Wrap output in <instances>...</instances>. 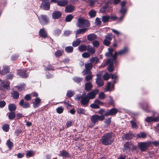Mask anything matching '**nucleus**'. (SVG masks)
<instances>
[{
    "mask_svg": "<svg viewBox=\"0 0 159 159\" xmlns=\"http://www.w3.org/2000/svg\"><path fill=\"white\" fill-rule=\"evenodd\" d=\"M111 8L109 6L108 3L106 4L100 9V11L102 13L109 12L111 11Z\"/></svg>",
    "mask_w": 159,
    "mask_h": 159,
    "instance_id": "obj_11",
    "label": "nucleus"
},
{
    "mask_svg": "<svg viewBox=\"0 0 159 159\" xmlns=\"http://www.w3.org/2000/svg\"><path fill=\"white\" fill-rule=\"evenodd\" d=\"M91 74L92 73L89 74L88 75L86 76L85 79L87 81H89L92 79L93 76Z\"/></svg>",
    "mask_w": 159,
    "mask_h": 159,
    "instance_id": "obj_53",
    "label": "nucleus"
},
{
    "mask_svg": "<svg viewBox=\"0 0 159 159\" xmlns=\"http://www.w3.org/2000/svg\"><path fill=\"white\" fill-rule=\"evenodd\" d=\"M98 89H96L89 93L86 96L89 100L90 99H93L95 98V95L98 93Z\"/></svg>",
    "mask_w": 159,
    "mask_h": 159,
    "instance_id": "obj_8",
    "label": "nucleus"
},
{
    "mask_svg": "<svg viewBox=\"0 0 159 159\" xmlns=\"http://www.w3.org/2000/svg\"><path fill=\"white\" fill-rule=\"evenodd\" d=\"M16 114L14 112H11L8 115V118L10 120H12L15 118Z\"/></svg>",
    "mask_w": 159,
    "mask_h": 159,
    "instance_id": "obj_41",
    "label": "nucleus"
},
{
    "mask_svg": "<svg viewBox=\"0 0 159 159\" xmlns=\"http://www.w3.org/2000/svg\"><path fill=\"white\" fill-rule=\"evenodd\" d=\"M11 94L12 97L15 99H17L19 97V93L17 91H13L11 93Z\"/></svg>",
    "mask_w": 159,
    "mask_h": 159,
    "instance_id": "obj_24",
    "label": "nucleus"
},
{
    "mask_svg": "<svg viewBox=\"0 0 159 159\" xmlns=\"http://www.w3.org/2000/svg\"><path fill=\"white\" fill-rule=\"evenodd\" d=\"M82 73L83 75H85L86 74H90V73H92L90 70L85 68V69L82 71Z\"/></svg>",
    "mask_w": 159,
    "mask_h": 159,
    "instance_id": "obj_44",
    "label": "nucleus"
},
{
    "mask_svg": "<svg viewBox=\"0 0 159 159\" xmlns=\"http://www.w3.org/2000/svg\"><path fill=\"white\" fill-rule=\"evenodd\" d=\"M10 69L8 66H4L1 71V75H4L8 73Z\"/></svg>",
    "mask_w": 159,
    "mask_h": 159,
    "instance_id": "obj_21",
    "label": "nucleus"
},
{
    "mask_svg": "<svg viewBox=\"0 0 159 159\" xmlns=\"http://www.w3.org/2000/svg\"><path fill=\"white\" fill-rule=\"evenodd\" d=\"M105 115H101L99 116L97 114H95L92 116L91 117L90 120L93 125H89L90 127H92L96 123L98 122L99 121H102L104 119Z\"/></svg>",
    "mask_w": 159,
    "mask_h": 159,
    "instance_id": "obj_2",
    "label": "nucleus"
},
{
    "mask_svg": "<svg viewBox=\"0 0 159 159\" xmlns=\"http://www.w3.org/2000/svg\"><path fill=\"white\" fill-rule=\"evenodd\" d=\"M110 16H104L102 17V21L104 23L109 21Z\"/></svg>",
    "mask_w": 159,
    "mask_h": 159,
    "instance_id": "obj_30",
    "label": "nucleus"
},
{
    "mask_svg": "<svg viewBox=\"0 0 159 159\" xmlns=\"http://www.w3.org/2000/svg\"><path fill=\"white\" fill-rule=\"evenodd\" d=\"M28 70L26 69L19 70L17 72L18 74L23 78H26L27 77Z\"/></svg>",
    "mask_w": 159,
    "mask_h": 159,
    "instance_id": "obj_10",
    "label": "nucleus"
},
{
    "mask_svg": "<svg viewBox=\"0 0 159 159\" xmlns=\"http://www.w3.org/2000/svg\"><path fill=\"white\" fill-rule=\"evenodd\" d=\"M90 107L94 109H98L99 108V106L96 103L92 104L90 105Z\"/></svg>",
    "mask_w": 159,
    "mask_h": 159,
    "instance_id": "obj_57",
    "label": "nucleus"
},
{
    "mask_svg": "<svg viewBox=\"0 0 159 159\" xmlns=\"http://www.w3.org/2000/svg\"><path fill=\"white\" fill-rule=\"evenodd\" d=\"M33 152L32 151L29 150L26 151V155L27 157H30L33 156Z\"/></svg>",
    "mask_w": 159,
    "mask_h": 159,
    "instance_id": "obj_51",
    "label": "nucleus"
},
{
    "mask_svg": "<svg viewBox=\"0 0 159 159\" xmlns=\"http://www.w3.org/2000/svg\"><path fill=\"white\" fill-rule=\"evenodd\" d=\"M137 137L144 138L146 137L147 134L145 133L141 132L140 134H137Z\"/></svg>",
    "mask_w": 159,
    "mask_h": 159,
    "instance_id": "obj_46",
    "label": "nucleus"
},
{
    "mask_svg": "<svg viewBox=\"0 0 159 159\" xmlns=\"http://www.w3.org/2000/svg\"><path fill=\"white\" fill-rule=\"evenodd\" d=\"M3 130L6 132H7L9 130V125L7 124H5L2 127Z\"/></svg>",
    "mask_w": 159,
    "mask_h": 159,
    "instance_id": "obj_42",
    "label": "nucleus"
},
{
    "mask_svg": "<svg viewBox=\"0 0 159 159\" xmlns=\"http://www.w3.org/2000/svg\"><path fill=\"white\" fill-rule=\"evenodd\" d=\"M97 38V36L94 34H91L87 36V39L90 41H92L95 40Z\"/></svg>",
    "mask_w": 159,
    "mask_h": 159,
    "instance_id": "obj_22",
    "label": "nucleus"
},
{
    "mask_svg": "<svg viewBox=\"0 0 159 159\" xmlns=\"http://www.w3.org/2000/svg\"><path fill=\"white\" fill-rule=\"evenodd\" d=\"M117 111L118 110L116 109L113 108L107 111L104 115L105 116H108L115 115L117 112Z\"/></svg>",
    "mask_w": 159,
    "mask_h": 159,
    "instance_id": "obj_14",
    "label": "nucleus"
},
{
    "mask_svg": "<svg viewBox=\"0 0 159 159\" xmlns=\"http://www.w3.org/2000/svg\"><path fill=\"white\" fill-rule=\"evenodd\" d=\"M85 67L90 70L93 68V65L91 63L86 64H85Z\"/></svg>",
    "mask_w": 159,
    "mask_h": 159,
    "instance_id": "obj_43",
    "label": "nucleus"
},
{
    "mask_svg": "<svg viewBox=\"0 0 159 159\" xmlns=\"http://www.w3.org/2000/svg\"><path fill=\"white\" fill-rule=\"evenodd\" d=\"M82 57L84 58H88L90 56V55L88 52H84L82 54Z\"/></svg>",
    "mask_w": 159,
    "mask_h": 159,
    "instance_id": "obj_64",
    "label": "nucleus"
},
{
    "mask_svg": "<svg viewBox=\"0 0 159 159\" xmlns=\"http://www.w3.org/2000/svg\"><path fill=\"white\" fill-rule=\"evenodd\" d=\"M92 85L90 82H87L85 84V89L87 91L90 90L92 88Z\"/></svg>",
    "mask_w": 159,
    "mask_h": 159,
    "instance_id": "obj_20",
    "label": "nucleus"
},
{
    "mask_svg": "<svg viewBox=\"0 0 159 159\" xmlns=\"http://www.w3.org/2000/svg\"><path fill=\"white\" fill-rule=\"evenodd\" d=\"M150 144L151 143H149L140 142L139 143L138 146L140 150L142 152H144L146 151Z\"/></svg>",
    "mask_w": 159,
    "mask_h": 159,
    "instance_id": "obj_6",
    "label": "nucleus"
},
{
    "mask_svg": "<svg viewBox=\"0 0 159 159\" xmlns=\"http://www.w3.org/2000/svg\"><path fill=\"white\" fill-rule=\"evenodd\" d=\"M41 7L44 10H48L50 8V3L48 2H43L41 4Z\"/></svg>",
    "mask_w": 159,
    "mask_h": 159,
    "instance_id": "obj_15",
    "label": "nucleus"
},
{
    "mask_svg": "<svg viewBox=\"0 0 159 159\" xmlns=\"http://www.w3.org/2000/svg\"><path fill=\"white\" fill-rule=\"evenodd\" d=\"M19 105L24 108H27L30 107L29 103L25 102L24 99H22L19 102Z\"/></svg>",
    "mask_w": 159,
    "mask_h": 159,
    "instance_id": "obj_13",
    "label": "nucleus"
},
{
    "mask_svg": "<svg viewBox=\"0 0 159 159\" xmlns=\"http://www.w3.org/2000/svg\"><path fill=\"white\" fill-rule=\"evenodd\" d=\"M79 49L80 52L85 51L87 49V46L84 45H81L78 48Z\"/></svg>",
    "mask_w": 159,
    "mask_h": 159,
    "instance_id": "obj_36",
    "label": "nucleus"
},
{
    "mask_svg": "<svg viewBox=\"0 0 159 159\" xmlns=\"http://www.w3.org/2000/svg\"><path fill=\"white\" fill-rule=\"evenodd\" d=\"M62 51L58 50L55 53V55L56 57H59L62 55Z\"/></svg>",
    "mask_w": 159,
    "mask_h": 159,
    "instance_id": "obj_40",
    "label": "nucleus"
},
{
    "mask_svg": "<svg viewBox=\"0 0 159 159\" xmlns=\"http://www.w3.org/2000/svg\"><path fill=\"white\" fill-rule=\"evenodd\" d=\"M109 50H110V53H107L106 54V55L107 56H111V57L110 58L111 59H112V57L114 56L116 57V55H117V52H115V54L114 55H113V54L112 53V52L113 51V49L112 48H111L110 49H109Z\"/></svg>",
    "mask_w": 159,
    "mask_h": 159,
    "instance_id": "obj_26",
    "label": "nucleus"
},
{
    "mask_svg": "<svg viewBox=\"0 0 159 159\" xmlns=\"http://www.w3.org/2000/svg\"><path fill=\"white\" fill-rule=\"evenodd\" d=\"M38 18L42 25H46L48 23V18L46 16L41 15L40 17H38Z\"/></svg>",
    "mask_w": 159,
    "mask_h": 159,
    "instance_id": "obj_7",
    "label": "nucleus"
},
{
    "mask_svg": "<svg viewBox=\"0 0 159 159\" xmlns=\"http://www.w3.org/2000/svg\"><path fill=\"white\" fill-rule=\"evenodd\" d=\"M41 100L38 98L34 99V101L33 102V107L34 108L38 107L40 106Z\"/></svg>",
    "mask_w": 159,
    "mask_h": 159,
    "instance_id": "obj_16",
    "label": "nucleus"
},
{
    "mask_svg": "<svg viewBox=\"0 0 159 159\" xmlns=\"http://www.w3.org/2000/svg\"><path fill=\"white\" fill-rule=\"evenodd\" d=\"M96 12L93 10H92L89 12V15L91 17H94L96 16Z\"/></svg>",
    "mask_w": 159,
    "mask_h": 159,
    "instance_id": "obj_47",
    "label": "nucleus"
},
{
    "mask_svg": "<svg viewBox=\"0 0 159 159\" xmlns=\"http://www.w3.org/2000/svg\"><path fill=\"white\" fill-rule=\"evenodd\" d=\"M85 110L82 108H77V113L79 114L80 115L81 114H84V115H86L85 114Z\"/></svg>",
    "mask_w": 159,
    "mask_h": 159,
    "instance_id": "obj_35",
    "label": "nucleus"
},
{
    "mask_svg": "<svg viewBox=\"0 0 159 159\" xmlns=\"http://www.w3.org/2000/svg\"><path fill=\"white\" fill-rule=\"evenodd\" d=\"M74 94V91H68L66 93L67 96L69 97L70 98L72 97Z\"/></svg>",
    "mask_w": 159,
    "mask_h": 159,
    "instance_id": "obj_50",
    "label": "nucleus"
},
{
    "mask_svg": "<svg viewBox=\"0 0 159 159\" xmlns=\"http://www.w3.org/2000/svg\"><path fill=\"white\" fill-rule=\"evenodd\" d=\"M98 59L96 57H93L90 59V61L91 63H94L95 64L98 63Z\"/></svg>",
    "mask_w": 159,
    "mask_h": 159,
    "instance_id": "obj_45",
    "label": "nucleus"
},
{
    "mask_svg": "<svg viewBox=\"0 0 159 159\" xmlns=\"http://www.w3.org/2000/svg\"><path fill=\"white\" fill-rule=\"evenodd\" d=\"M87 50L91 54H93L95 52V49L92 47H89L87 48Z\"/></svg>",
    "mask_w": 159,
    "mask_h": 159,
    "instance_id": "obj_38",
    "label": "nucleus"
},
{
    "mask_svg": "<svg viewBox=\"0 0 159 159\" xmlns=\"http://www.w3.org/2000/svg\"><path fill=\"white\" fill-rule=\"evenodd\" d=\"M116 57H112V59L109 58L107 61V63L109 64L108 67V70L109 72H112L113 70V63L116 62Z\"/></svg>",
    "mask_w": 159,
    "mask_h": 159,
    "instance_id": "obj_5",
    "label": "nucleus"
},
{
    "mask_svg": "<svg viewBox=\"0 0 159 159\" xmlns=\"http://www.w3.org/2000/svg\"><path fill=\"white\" fill-rule=\"evenodd\" d=\"M73 17V16L71 15H69L66 17V20L67 22H70L71 21Z\"/></svg>",
    "mask_w": 159,
    "mask_h": 159,
    "instance_id": "obj_48",
    "label": "nucleus"
},
{
    "mask_svg": "<svg viewBox=\"0 0 159 159\" xmlns=\"http://www.w3.org/2000/svg\"><path fill=\"white\" fill-rule=\"evenodd\" d=\"M145 120L146 122H148L159 121V114H157V116L155 117L152 116L147 117L145 119Z\"/></svg>",
    "mask_w": 159,
    "mask_h": 159,
    "instance_id": "obj_9",
    "label": "nucleus"
},
{
    "mask_svg": "<svg viewBox=\"0 0 159 159\" xmlns=\"http://www.w3.org/2000/svg\"><path fill=\"white\" fill-rule=\"evenodd\" d=\"M130 122L131 123V127L132 128H138L136 124L134 121H130Z\"/></svg>",
    "mask_w": 159,
    "mask_h": 159,
    "instance_id": "obj_56",
    "label": "nucleus"
},
{
    "mask_svg": "<svg viewBox=\"0 0 159 159\" xmlns=\"http://www.w3.org/2000/svg\"><path fill=\"white\" fill-rule=\"evenodd\" d=\"M6 143L9 148H11L13 146V143L10 140H8L7 141Z\"/></svg>",
    "mask_w": 159,
    "mask_h": 159,
    "instance_id": "obj_55",
    "label": "nucleus"
},
{
    "mask_svg": "<svg viewBox=\"0 0 159 159\" xmlns=\"http://www.w3.org/2000/svg\"><path fill=\"white\" fill-rule=\"evenodd\" d=\"M133 137V135L129 134H127L123 135V138L124 139L129 140Z\"/></svg>",
    "mask_w": 159,
    "mask_h": 159,
    "instance_id": "obj_37",
    "label": "nucleus"
},
{
    "mask_svg": "<svg viewBox=\"0 0 159 159\" xmlns=\"http://www.w3.org/2000/svg\"><path fill=\"white\" fill-rule=\"evenodd\" d=\"M89 99L86 96H83L80 100V102L82 105L87 106L89 102Z\"/></svg>",
    "mask_w": 159,
    "mask_h": 159,
    "instance_id": "obj_12",
    "label": "nucleus"
},
{
    "mask_svg": "<svg viewBox=\"0 0 159 159\" xmlns=\"http://www.w3.org/2000/svg\"><path fill=\"white\" fill-rule=\"evenodd\" d=\"M87 30V28H82L80 29L77 30L76 32V34H80L81 33H84L85 31Z\"/></svg>",
    "mask_w": 159,
    "mask_h": 159,
    "instance_id": "obj_34",
    "label": "nucleus"
},
{
    "mask_svg": "<svg viewBox=\"0 0 159 159\" xmlns=\"http://www.w3.org/2000/svg\"><path fill=\"white\" fill-rule=\"evenodd\" d=\"M95 23L96 25H100L101 23V21L100 18L97 17L95 20Z\"/></svg>",
    "mask_w": 159,
    "mask_h": 159,
    "instance_id": "obj_61",
    "label": "nucleus"
},
{
    "mask_svg": "<svg viewBox=\"0 0 159 159\" xmlns=\"http://www.w3.org/2000/svg\"><path fill=\"white\" fill-rule=\"evenodd\" d=\"M81 40L80 39H78L74 41L72 43V46L74 47H76L79 45L80 43Z\"/></svg>",
    "mask_w": 159,
    "mask_h": 159,
    "instance_id": "obj_31",
    "label": "nucleus"
},
{
    "mask_svg": "<svg viewBox=\"0 0 159 159\" xmlns=\"http://www.w3.org/2000/svg\"><path fill=\"white\" fill-rule=\"evenodd\" d=\"M64 110V108L62 107H59L56 109L57 112L59 114L61 113Z\"/></svg>",
    "mask_w": 159,
    "mask_h": 159,
    "instance_id": "obj_52",
    "label": "nucleus"
},
{
    "mask_svg": "<svg viewBox=\"0 0 159 159\" xmlns=\"http://www.w3.org/2000/svg\"><path fill=\"white\" fill-rule=\"evenodd\" d=\"M110 76L109 74L107 73H106L103 76V79L104 80H107L110 78Z\"/></svg>",
    "mask_w": 159,
    "mask_h": 159,
    "instance_id": "obj_58",
    "label": "nucleus"
},
{
    "mask_svg": "<svg viewBox=\"0 0 159 159\" xmlns=\"http://www.w3.org/2000/svg\"><path fill=\"white\" fill-rule=\"evenodd\" d=\"M10 83L9 81H6L5 83H1L0 86L2 87L3 88H7L9 87Z\"/></svg>",
    "mask_w": 159,
    "mask_h": 159,
    "instance_id": "obj_33",
    "label": "nucleus"
},
{
    "mask_svg": "<svg viewBox=\"0 0 159 159\" xmlns=\"http://www.w3.org/2000/svg\"><path fill=\"white\" fill-rule=\"evenodd\" d=\"M111 43L110 41L105 39L103 41V44L105 46H108Z\"/></svg>",
    "mask_w": 159,
    "mask_h": 159,
    "instance_id": "obj_59",
    "label": "nucleus"
},
{
    "mask_svg": "<svg viewBox=\"0 0 159 159\" xmlns=\"http://www.w3.org/2000/svg\"><path fill=\"white\" fill-rule=\"evenodd\" d=\"M92 44L93 46L95 47H97L99 45V43L98 41L95 40L92 42Z\"/></svg>",
    "mask_w": 159,
    "mask_h": 159,
    "instance_id": "obj_60",
    "label": "nucleus"
},
{
    "mask_svg": "<svg viewBox=\"0 0 159 159\" xmlns=\"http://www.w3.org/2000/svg\"><path fill=\"white\" fill-rule=\"evenodd\" d=\"M74 7L71 5H68L65 8V11L68 13L72 12L74 10Z\"/></svg>",
    "mask_w": 159,
    "mask_h": 159,
    "instance_id": "obj_19",
    "label": "nucleus"
},
{
    "mask_svg": "<svg viewBox=\"0 0 159 159\" xmlns=\"http://www.w3.org/2000/svg\"><path fill=\"white\" fill-rule=\"evenodd\" d=\"M76 25L78 27L81 28L89 26L90 25V23L87 20L82 18H79Z\"/></svg>",
    "mask_w": 159,
    "mask_h": 159,
    "instance_id": "obj_4",
    "label": "nucleus"
},
{
    "mask_svg": "<svg viewBox=\"0 0 159 159\" xmlns=\"http://www.w3.org/2000/svg\"><path fill=\"white\" fill-rule=\"evenodd\" d=\"M132 144L129 142H127L124 145V149L125 150H127L129 148L130 146Z\"/></svg>",
    "mask_w": 159,
    "mask_h": 159,
    "instance_id": "obj_54",
    "label": "nucleus"
},
{
    "mask_svg": "<svg viewBox=\"0 0 159 159\" xmlns=\"http://www.w3.org/2000/svg\"><path fill=\"white\" fill-rule=\"evenodd\" d=\"M111 30H112V32L117 35H121V33L118 31L117 30H116L112 29Z\"/></svg>",
    "mask_w": 159,
    "mask_h": 159,
    "instance_id": "obj_62",
    "label": "nucleus"
},
{
    "mask_svg": "<svg viewBox=\"0 0 159 159\" xmlns=\"http://www.w3.org/2000/svg\"><path fill=\"white\" fill-rule=\"evenodd\" d=\"M61 155L62 157H69V155L68 152L66 151H62Z\"/></svg>",
    "mask_w": 159,
    "mask_h": 159,
    "instance_id": "obj_39",
    "label": "nucleus"
},
{
    "mask_svg": "<svg viewBox=\"0 0 159 159\" xmlns=\"http://www.w3.org/2000/svg\"><path fill=\"white\" fill-rule=\"evenodd\" d=\"M83 79V78L82 77L77 76L74 77L72 79L74 82L78 84H79V83H80V82Z\"/></svg>",
    "mask_w": 159,
    "mask_h": 159,
    "instance_id": "obj_28",
    "label": "nucleus"
},
{
    "mask_svg": "<svg viewBox=\"0 0 159 159\" xmlns=\"http://www.w3.org/2000/svg\"><path fill=\"white\" fill-rule=\"evenodd\" d=\"M61 15V12L59 11H55L52 14V16L54 19H57L60 18Z\"/></svg>",
    "mask_w": 159,
    "mask_h": 159,
    "instance_id": "obj_18",
    "label": "nucleus"
},
{
    "mask_svg": "<svg viewBox=\"0 0 159 159\" xmlns=\"http://www.w3.org/2000/svg\"><path fill=\"white\" fill-rule=\"evenodd\" d=\"M57 4L62 7L64 6L67 3V1L66 0H61L57 2Z\"/></svg>",
    "mask_w": 159,
    "mask_h": 159,
    "instance_id": "obj_25",
    "label": "nucleus"
},
{
    "mask_svg": "<svg viewBox=\"0 0 159 159\" xmlns=\"http://www.w3.org/2000/svg\"><path fill=\"white\" fill-rule=\"evenodd\" d=\"M16 108V106L14 104H11L8 106V109L11 111H15Z\"/></svg>",
    "mask_w": 159,
    "mask_h": 159,
    "instance_id": "obj_27",
    "label": "nucleus"
},
{
    "mask_svg": "<svg viewBox=\"0 0 159 159\" xmlns=\"http://www.w3.org/2000/svg\"><path fill=\"white\" fill-rule=\"evenodd\" d=\"M96 82L98 85L99 86H102L104 84L103 81L102 79L101 78H97Z\"/></svg>",
    "mask_w": 159,
    "mask_h": 159,
    "instance_id": "obj_29",
    "label": "nucleus"
},
{
    "mask_svg": "<svg viewBox=\"0 0 159 159\" xmlns=\"http://www.w3.org/2000/svg\"><path fill=\"white\" fill-rule=\"evenodd\" d=\"M128 51V49L127 48L125 47L124 48L120 51L117 52V55L120 54V55H123L126 53Z\"/></svg>",
    "mask_w": 159,
    "mask_h": 159,
    "instance_id": "obj_23",
    "label": "nucleus"
},
{
    "mask_svg": "<svg viewBox=\"0 0 159 159\" xmlns=\"http://www.w3.org/2000/svg\"><path fill=\"white\" fill-rule=\"evenodd\" d=\"M126 2L125 1L122 2L121 3V9L120 10V12L121 14V16L119 19V21L122 20L126 14L127 8L125 6Z\"/></svg>",
    "mask_w": 159,
    "mask_h": 159,
    "instance_id": "obj_3",
    "label": "nucleus"
},
{
    "mask_svg": "<svg viewBox=\"0 0 159 159\" xmlns=\"http://www.w3.org/2000/svg\"><path fill=\"white\" fill-rule=\"evenodd\" d=\"M39 33V35L43 38H45L47 36V32L43 28L40 30Z\"/></svg>",
    "mask_w": 159,
    "mask_h": 159,
    "instance_id": "obj_17",
    "label": "nucleus"
},
{
    "mask_svg": "<svg viewBox=\"0 0 159 159\" xmlns=\"http://www.w3.org/2000/svg\"><path fill=\"white\" fill-rule=\"evenodd\" d=\"M99 98L101 99H103L105 98L104 93L103 92L100 93L99 95Z\"/></svg>",
    "mask_w": 159,
    "mask_h": 159,
    "instance_id": "obj_63",
    "label": "nucleus"
},
{
    "mask_svg": "<svg viewBox=\"0 0 159 159\" xmlns=\"http://www.w3.org/2000/svg\"><path fill=\"white\" fill-rule=\"evenodd\" d=\"M113 35L111 34H108L105 36V38L107 40L111 41L112 39Z\"/></svg>",
    "mask_w": 159,
    "mask_h": 159,
    "instance_id": "obj_49",
    "label": "nucleus"
},
{
    "mask_svg": "<svg viewBox=\"0 0 159 159\" xmlns=\"http://www.w3.org/2000/svg\"><path fill=\"white\" fill-rule=\"evenodd\" d=\"M65 50L67 53H71L73 51V48L72 46H67L65 48Z\"/></svg>",
    "mask_w": 159,
    "mask_h": 159,
    "instance_id": "obj_32",
    "label": "nucleus"
},
{
    "mask_svg": "<svg viewBox=\"0 0 159 159\" xmlns=\"http://www.w3.org/2000/svg\"><path fill=\"white\" fill-rule=\"evenodd\" d=\"M113 141L114 136L110 133L105 134L101 139L102 144L105 145L111 144Z\"/></svg>",
    "mask_w": 159,
    "mask_h": 159,
    "instance_id": "obj_1",
    "label": "nucleus"
}]
</instances>
